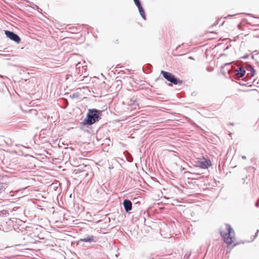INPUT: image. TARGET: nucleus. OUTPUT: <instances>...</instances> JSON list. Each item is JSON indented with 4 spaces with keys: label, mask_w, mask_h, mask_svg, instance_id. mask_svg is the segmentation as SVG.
Returning <instances> with one entry per match:
<instances>
[{
    "label": "nucleus",
    "mask_w": 259,
    "mask_h": 259,
    "mask_svg": "<svg viewBox=\"0 0 259 259\" xmlns=\"http://www.w3.org/2000/svg\"><path fill=\"white\" fill-rule=\"evenodd\" d=\"M221 235L228 244H231L235 240V233L230 225L226 224L220 230Z\"/></svg>",
    "instance_id": "1"
},
{
    "label": "nucleus",
    "mask_w": 259,
    "mask_h": 259,
    "mask_svg": "<svg viewBox=\"0 0 259 259\" xmlns=\"http://www.w3.org/2000/svg\"><path fill=\"white\" fill-rule=\"evenodd\" d=\"M100 111L96 109H89L87 118L83 120L82 124L83 125H91L98 121L100 119Z\"/></svg>",
    "instance_id": "2"
},
{
    "label": "nucleus",
    "mask_w": 259,
    "mask_h": 259,
    "mask_svg": "<svg viewBox=\"0 0 259 259\" xmlns=\"http://www.w3.org/2000/svg\"><path fill=\"white\" fill-rule=\"evenodd\" d=\"M161 74H162L164 78H165L168 81L174 83V84H178L179 83H182V80H180L179 79L176 77L174 74L170 72L161 71Z\"/></svg>",
    "instance_id": "3"
},
{
    "label": "nucleus",
    "mask_w": 259,
    "mask_h": 259,
    "mask_svg": "<svg viewBox=\"0 0 259 259\" xmlns=\"http://www.w3.org/2000/svg\"><path fill=\"white\" fill-rule=\"evenodd\" d=\"M5 33L7 37L14 41L15 42L17 43H19L20 42L21 39L20 37L14 32L9 30H6L5 31Z\"/></svg>",
    "instance_id": "4"
},
{
    "label": "nucleus",
    "mask_w": 259,
    "mask_h": 259,
    "mask_svg": "<svg viewBox=\"0 0 259 259\" xmlns=\"http://www.w3.org/2000/svg\"><path fill=\"white\" fill-rule=\"evenodd\" d=\"M211 165V161L209 159H203L202 160L198 161L197 165H196L197 167H199L201 168L206 169L208 168V166Z\"/></svg>",
    "instance_id": "5"
},
{
    "label": "nucleus",
    "mask_w": 259,
    "mask_h": 259,
    "mask_svg": "<svg viewBox=\"0 0 259 259\" xmlns=\"http://www.w3.org/2000/svg\"><path fill=\"white\" fill-rule=\"evenodd\" d=\"M245 73V70L242 67H239L235 70V74L237 78L242 77Z\"/></svg>",
    "instance_id": "6"
},
{
    "label": "nucleus",
    "mask_w": 259,
    "mask_h": 259,
    "mask_svg": "<svg viewBox=\"0 0 259 259\" xmlns=\"http://www.w3.org/2000/svg\"><path fill=\"white\" fill-rule=\"evenodd\" d=\"M123 205L126 212H128L129 211L132 210V203L130 200L128 199H125L123 201Z\"/></svg>",
    "instance_id": "7"
},
{
    "label": "nucleus",
    "mask_w": 259,
    "mask_h": 259,
    "mask_svg": "<svg viewBox=\"0 0 259 259\" xmlns=\"http://www.w3.org/2000/svg\"><path fill=\"white\" fill-rule=\"evenodd\" d=\"M232 67L231 63L225 64L224 66L222 67L221 69L223 73L225 74L226 73H228L230 74L232 70Z\"/></svg>",
    "instance_id": "8"
},
{
    "label": "nucleus",
    "mask_w": 259,
    "mask_h": 259,
    "mask_svg": "<svg viewBox=\"0 0 259 259\" xmlns=\"http://www.w3.org/2000/svg\"><path fill=\"white\" fill-rule=\"evenodd\" d=\"M79 242H89V243H92V242H96V241L95 240V237L93 236H88L85 238H81L79 239Z\"/></svg>",
    "instance_id": "9"
},
{
    "label": "nucleus",
    "mask_w": 259,
    "mask_h": 259,
    "mask_svg": "<svg viewBox=\"0 0 259 259\" xmlns=\"http://www.w3.org/2000/svg\"><path fill=\"white\" fill-rule=\"evenodd\" d=\"M138 9H139V13L141 16V17L144 19V20H146V15H145V11H144V9L143 8V7L142 6L138 8Z\"/></svg>",
    "instance_id": "10"
},
{
    "label": "nucleus",
    "mask_w": 259,
    "mask_h": 259,
    "mask_svg": "<svg viewBox=\"0 0 259 259\" xmlns=\"http://www.w3.org/2000/svg\"><path fill=\"white\" fill-rule=\"evenodd\" d=\"M134 1L135 2V5L138 8L142 6L139 0H134Z\"/></svg>",
    "instance_id": "11"
},
{
    "label": "nucleus",
    "mask_w": 259,
    "mask_h": 259,
    "mask_svg": "<svg viewBox=\"0 0 259 259\" xmlns=\"http://www.w3.org/2000/svg\"><path fill=\"white\" fill-rule=\"evenodd\" d=\"M249 69H250V71H251V75L250 76H252L254 75V69L251 67V66H249Z\"/></svg>",
    "instance_id": "12"
},
{
    "label": "nucleus",
    "mask_w": 259,
    "mask_h": 259,
    "mask_svg": "<svg viewBox=\"0 0 259 259\" xmlns=\"http://www.w3.org/2000/svg\"><path fill=\"white\" fill-rule=\"evenodd\" d=\"M6 185L5 184H0V192L5 189Z\"/></svg>",
    "instance_id": "13"
},
{
    "label": "nucleus",
    "mask_w": 259,
    "mask_h": 259,
    "mask_svg": "<svg viewBox=\"0 0 259 259\" xmlns=\"http://www.w3.org/2000/svg\"><path fill=\"white\" fill-rule=\"evenodd\" d=\"M255 206L256 207L259 206V198H258V200L256 201V202L255 203Z\"/></svg>",
    "instance_id": "14"
},
{
    "label": "nucleus",
    "mask_w": 259,
    "mask_h": 259,
    "mask_svg": "<svg viewBox=\"0 0 259 259\" xmlns=\"http://www.w3.org/2000/svg\"><path fill=\"white\" fill-rule=\"evenodd\" d=\"M242 158L244 159H246V156H242Z\"/></svg>",
    "instance_id": "15"
},
{
    "label": "nucleus",
    "mask_w": 259,
    "mask_h": 259,
    "mask_svg": "<svg viewBox=\"0 0 259 259\" xmlns=\"http://www.w3.org/2000/svg\"><path fill=\"white\" fill-rule=\"evenodd\" d=\"M72 97H75V94H73L72 95Z\"/></svg>",
    "instance_id": "16"
},
{
    "label": "nucleus",
    "mask_w": 259,
    "mask_h": 259,
    "mask_svg": "<svg viewBox=\"0 0 259 259\" xmlns=\"http://www.w3.org/2000/svg\"><path fill=\"white\" fill-rule=\"evenodd\" d=\"M258 230H257V231H256V233H255V235H257V234L258 233Z\"/></svg>",
    "instance_id": "17"
},
{
    "label": "nucleus",
    "mask_w": 259,
    "mask_h": 259,
    "mask_svg": "<svg viewBox=\"0 0 259 259\" xmlns=\"http://www.w3.org/2000/svg\"><path fill=\"white\" fill-rule=\"evenodd\" d=\"M230 124H231V125H234V124H233V123H230Z\"/></svg>",
    "instance_id": "18"
}]
</instances>
